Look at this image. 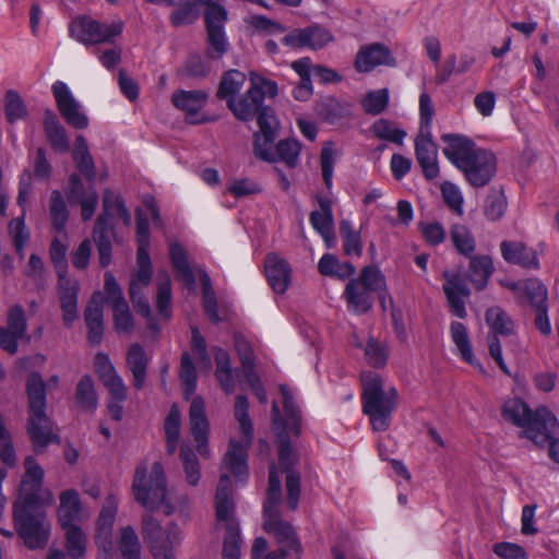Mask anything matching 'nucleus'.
<instances>
[{
  "label": "nucleus",
  "instance_id": "f257e3e1",
  "mask_svg": "<svg viewBox=\"0 0 559 559\" xmlns=\"http://www.w3.org/2000/svg\"><path fill=\"white\" fill-rule=\"evenodd\" d=\"M25 473L21 479L13 518L19 535L31 549L44 548L48 542L51 525L46 519L44 506L53 502L50 490H43L44 469L34 457L24 461Z\"/></svg>",
  "mask_w": 559,
  "mask_h": 559
},
{
  "label": "nucleus",
  "instance_id": "f03ea898",
  "mask_svg": "<svg viewBox=\"0 0 559 559\" xmlns=\"http://www.w3.org/2000/svg\"><path fill=\"white\" fill-rule=\"evenodd\" d=\"M283 397V413L276 402L272 403L271 421L272 430L278 443L280 466L286 474L287 503L292 510L298 507L300 496L299 474L290 469L293 464L290 437H298L301 431V409L294 391L285 385H280Z\"/></svg>",
  "mask_w": 559,
  "mask_h": 559
},
{
  "label": "nucleus",
  "instance_id": "7ed1b4c3",
  "mask_svg": "<svg viewBox=\"0 0 559 559\" xmlns=\"http://www.w3.org/2000/svg\"><path fill=\"white\" fill-rule=\"evenodd\" d=\"M132 492L135 501L150 511L162 508L166 515L178 514L185 519L190 515L191 502L188 495L167 491L165 469L159 462L153 463L150 474L145 463L136 466Z\"/></svg>",
  "mask_w": 559,
  "mask_h": 559
},
{
  "label": "nucleus",
  "instance_id": "20e7f679",
  "mask_svg": "<svg viewBox=\"0 0 559 559\" xmlns=\"http://www.w3.org/2000/svg\"><path fill=\"white\" fill-rule=\"evenodd\" d=\"M442 140L447 144L442 150L443 155L464 174L471 186L480 188L489 183L497 168L492 152L477 147L464 135L445 134Z\"/></svg>",
  "mask_w": 559,
  "mask_h": 559
},
{
  "label": "nucleus",
  "instance_id": "39448f33",
  "mask_svg": "<svg viewBox=\"0 0 559 559\" xmlns=\"http://www.w3.org/2000/svg\"><path fill=\"white\" fill-rule=\"evenodd\" d=\"M281 480L277 476L275 464L270 466L269 487L266 491V500L263 506L264 510V530L269 534H273L280 551L270 552L265 559H284L292 557L298 559L301 555V545L293 526L283 520L276 513V506L281 500Z\"/></svg>",
  "mask_w": 559,
  "mask_h": 559
},
{
  "label": "nucleus",
  "instance_id": "423d86ee",
  "mask_svg": "<svg viewBox=\"0 0 559 559\" xmlns=\"http://www.w3.org/2000/svg\"><path fill=\"white\" fill-rule=\"evenodd\" d=\"M501 416L506 421L522 428L523 436L539 447L550 441L551 435L559 427L558 419L546 406L532 411L519 397L504 401L501 406Z\"/></svg>",
  "mask_w": 559,
  "mask_h": 559
},
{
  "label": "nucleus",
  "instance_id": "0eeeda50",
  "mask_svg": "<svg viewBox=\"0 0 559 559\" xmlns=\"http://www.w3.org/2000/svg\"><path fill=\"white\" fill-rule=\"evenodd\" d=\"M373 294L378 296L382 309L386 310V302H392V299L386 288L385 276L378 266L367 265L357 277L348 281L343 297L348 311L362 314L371 309Z\"/></svg>",
  "mask_w": 559,
  "mask_h": 559
},
{
  "label": "nucleus",
  "instance_id": "6e6552de",
  "mask_svg": "<svg viewBox=\"0 0 559 559\" xmlns=\"http://www.w3.org/2000/svg\"><path fill=\"white\" fill-rule=\"evenodd\" d=\"M362 412L369 417L374 431H385L397 406V391L385 388L382 378L372 371L361 373Z\"/></svg>",
  "mask_w": 559,
  "mask_h": 559
},
{
  "label": "nucleus",
  "instance_id": "1a4fd4ad",
  "mask_svg": "<svg viewBox=\"0 0 559 559\" xmlns=\"http://www.w3.org/2000/svg\"><path fill=\"white\" fill-rule=\"evenodd\" d=\"M26 392L29 407L27 432L35 451H38L52 442H59L58 436L52 431L51 420L46 415L45 381L38 372L28 376Z\"/></svg>",
  "mask_w": 559,
  "mask_h": 559
},
{
  "label": "nucleus",
  "instance_id": "9d476101",
  "mask_svg": "<svg viewBox=\"0 0 559 559\" xmlns=\"http://www.w3.org/2000/svg\"><path fill=\"white\" fill-rule=\"evenodd\" d=\"M249 403L247 397L239 395L235 403V417L239 424V429L243 436L241 441L231 439L228 451L224 456V467L228 469L238 481H245L248 478L247 450L251 445L253 427L249 417Z\"/></svg>",
  "mask_w": 559,
  "mask_h": 559
},
{
  "label": "nucleus",
  "instance_id": "9b49d317",
  "mask_svg": "<svg viewBox=\"0 0 559 559\" xmlns=\"http://www.w3.org/2000/svg\"><path fill=\"white\" fill-rule=\"evenodd\" d=\"M216 518L219 522H225L226 536L224 539L223 558H240V532L238 523L234 519L235 504L231 498L230 479L227 475H222L215 496Z\"/></svg>",
  "mask_w": 559,
  "mask_h": 559
},
{
  "label": "nucleus",
  "instance_id": "f8f14e48",
  "mask_svg": "<svg viewBox=\"0 0 559 559\" xmlns=\"http://www.w3.org/2000/svg\"><path fill=\"white\" fill-rule=\"evenodd\" d=\"M142 535L150 544L155 559H175L173 547L180 545L183 533L180 527L170 523L164 528L152 514L142 519Z\"/></svg>",
  "mask_w": 559,
  "mask_h": 559
},
{
  "label": "nucleus",
  "instance_id": "ddd939ff",
  "mask_svg": "<svg viewBox=\"0 0 559 559\" xmlns=\"http://www.w3.org/2000/svg\"><path fill=\"white\" fill-rule=\"evenodd\" d=\"M122 31V21L100 23L90 16H76L69 24L70 36L83 45L112 43Z\"/></svg>",
  "mask_w": 559,
  "mask_h": 559
},
{
  "label": "nucleus",
  "instance_id": "4468645a",
  "mask_svg": "<svg viewBox=\"0 0 559 559\" xmlns=\"http://www.w3.org/2000/svg\"><path fill=\"white\" fill-rule=\"evenodd\" d=\"M226 9L217 2L209 0L204 11L206 26L207 57L221 59L229 48V41L225 33L227 21Z\"/></svg>",
  "mask_w": 559,
  "mask_h": 559
},
{
  "label": "nucleus",
  "instance_id": "2eb2a0df",
  "mask_svg": "<svg viewBox=\"0 0 559 559\" xmlns=\"http://www.w3.org/2000/svg\"><path fill=\"white\" fill-rule=\"evenodd\" d=\"M138 269L130 281V298L136 312L145 318L151 317V307L143 295V288L147 287L152 280V263L148 251L136 252Z\"/></svg>",
  "mask_w": 559,
  "mask_h": 559
},
{
  "label": "nucleus",
  "instance_id": "dca6fc26",
  "mask_svg": "<svg viewBox=\"0 0 559 559\" xmlns=\"http://www.w3.org/2000/svg\"><path fill=\"white\" fill-rule=\"evenodd\" d=\"M51 92L60 115L69 126L75 129H85L88 127V117L64 82L56 81L51 86Z\"/></svg>",
  "mask_w": 559,
  "mask_h": 559
},
{
  "label": "nucleus",
  "instance_id": "f3484780",
  "mask_svg": "<svg viewBox=\"0 0 559 559\" xmlns=\"http://www.w3.org/2000/svg\"><path fill=\"white\" fill-rule=\"evenodd\" d=\"M415 156L427 180L439 177L438 147L432 140L431 131H418L415 139Z\"/></svg>",
  "mask_w": 559,
  "mask_h": 559
},
{
  "label": "nucleus",
  "instance_id": "a211bd4d",
  "mask_svg": "<svg viewBox=\"0 0 559 559\" xmlns=\"http://www.w3.org/2000/svg\"><path fill=\"white\" fill-rule=\"evenodd\" d=\"M189 425L198 452L201 456L207 457L210 454L207 447L209 421L205 414L204 401L200 396H195L191 402L189 409Z\"/></svg>",
  "mask_w": 559,
  "mask_h": 559
},
{
  "label": "nucleus",
  "instance_id": "6ab92c4d",
  "mask_svg": "<svg viewBox=\"0 0 559 559\" xmlns=\"http://www.w3.org/2000/svg\"><path fill=\"white\" fill-rule=\"evenodd\" d=\"M67 198L71 204H79L81 206V217L83 221H88L93 217L98 204V194L92 187L85 189L76 174H72L69 178Z\"/></svg>",
  "mask_w": 559,
  "mask_h": 559
},
{
  "label": "nucleus",
  "instance_id": "aec40b11",
  "mask_svg": "<svg viewBox=\"0 0 559 559\" xmlns=\"http://www.w3.org/2000/svg\"><path fill=\"white\" fill-rule=\"evenodd\" d=\"M445 282L443 292L447 296L450 311L460 319L467 316L465 299L469 297V289L459 273L444 272Z\"/></svg>",
  "mask_w": 559,
  "mask_h": 559
},
{
  "label": "nucleus",
  "instance_id": "412c9836",
  "mask_svg": "<svg viewBox=\"0 0 559 559\" xmlns=\"http://www.w3.org/2000/svg\"><path fill=\"white\" fill-rule=\"evenodd\" d=\"M173 104L176 108L186 114L190 123H202L207 121L200 110L207 102V94L203 91H178L173 94Z\"/></svg>",
  "mask_w": 559,
  "mask_h": 559
},
{
  "label": "nucleus",
  "instance_id": "4be33fe9",
  "mask_svg": "<svg viewBox=\"0 0 559 559\" xmlns=\"http://www.w3.org/2000/svg\"><path fill=\"white\" fill-rule=\"evenodd\" d=\"M264 271L274 293L283 294L288 289L292 278V269L285 259L274 252L269 253L265 257Z\"/></svg>",
  "mask_w": 559,
  "mask_h": 559
},
{
  "label": "nucleus",
  "instance_id": "5701e85b",
  "mask_svg": "<svg viewBox=\"0 0 559 559\" xmlns=\"http://www.w3.org/2000/svg\"><path fill=\"white\" fill-rule=\"evenodd\" d=\"M59 500L60 504L57 510V515L61 527L76 525V523L88 516L76 490H63L59 496Z\"/></svg>",
  "mask_w": 559,
  "mask_h": 559
},
{
  "label": "nucleus",
  "instance_id": "b1692460",
  "mask_svg": "<svg viewBox=\"0 0 559 559\" xmlns=\"http://www.w3.org/2000/svg\"><path fill=\"white\" fill-rule=\"evenodd\" d=\"M500 251L503 260L509 264L520 265L524 269L539 267V261L535 249L522 241L503 240L500 243Z\"/></svg>",
  "mask_w": 559,
  "mask_h": 559
},
{
  "label": "nucleus",
  "instance_id": "393cba45",
  "mask_svg": "<svg viewBox=\"0 0 559 559\" xmlns=\"http://www.w3.org/2000/svg\"><path fill=\"white\" fill-rule=\"evenodd\" d=\"M103 210V214L98 217L95 225L96 233L103 230L104 227L111 228L110 218L114 217L122 219L127 226L131 224V215L124 206L121 197L111 190L107 189L104 191Z\"/></svg>",
  "mask_w": 559,
  "mask_h": 559
},
{
  "label": "nucleus",
  "instance_id": "a878e982",
  "mask_svg": "<svg viewBox=\"0 0 559 559\" xmlns=\"http://www.w3.org/2000/svg\"><path fill=\"white\" fill-rule=\"evenodd\" d=\"M318 203L320 210L312 211L309 221L313 229L323 238L325 245L330 248L334 245L335 239L332 202L326 197H319Z\"/></svg>",
  "mask_w": 559,
  "mask_h": 559
},
{
  "label": "nucleus",
  "instance_id": "bb28decb",
  "mask_svg": "<svg viewBox=\"0 0 559 559\" xmlns=\"http://www.w3.org/2000/svg\"><path fill=\"white\" fill-rule=\"evenodd\" d=\"M79 284L66 277L60 278L59 299L63 322L71 326L78 318Z\"/></svg>",
  "mask_w": 559,
  "mask_h": 559
},
{
  "label": "nucleus",
  "instance_id": "cd10ccee",
  "mask_svg": "<svg viewBox=\"0 0 559 559\" xmlns=\"http://www.w3.org/2000/svg\"><path fill=\"white\" fill-rule=\"evenodd\" d=\"M391 55L389 49L381 44H372L362 47L355 60V67L359 72H368L381 64H390Z\"/></svg>",
  "mask_w": 559,
  "mask_h": 559
},
{
  "label": "nucleus",
  "instance_id": "c85d7f7f",
  "mask_svg": "<svg viewBox=\"0 0 559 559\" xmlns=\"http://www.w3.org/2000/svg\"><path fill=\"white\" fill-rule=\"evenodd\" d=\"M44 130L51 147L59 153H66L70 148V142L64 127L57 115L47 109L44 116Z\"/></svg>",
  "mask_w": 559,
  "mask_h": 559
},
{
  "label": "nucleus",
  "instance_id": "c756f323",
  "mask_svg": "<svg viewBox=\"0 0 559 559\" xmlns=\"http://www.w3.org/2000/svg\"><path fill=\"white\" fill-rule=\"evenodd\" d=\"M150 358L140 344L130 345L127 353V365L132 373V384L136 390L144 386L146 380V369Z\"/></svg>",
  "mask_w": 559,
  "mask_h": 559
},
{
  "label": "nucleus",
  "instance_id": "7c9ffc66",
  "mask_svg": "<svg viewBox=\"0 0 559 559\" xmlns=\"http://www.w3.org/2000/svg\"><path fill=\"white\" fill-rule=\"evenodd\" d=\"M227 106L235 117L242 121L251 120L263 108L249 88L245 95L229 99Z\"/></svg>",
  "mask_w": 559,
  "mask_h": 559
},
{
  "label": "nucleus",
  "instance_id": "2f4dec72",
  "mask_svg": "<svg viewBox=\"0 0 559 559\" xmlns=\"http://www.w3.org/2000/svg\"><path fill=\"white\" fill-rule=\"evenodd\" d=\"M216 371L215 377L222 388L227 394L233 393L237 385V374L230 367V358L226 350L217 349L215 353Z\"/></svg>",
  "mask_w": 559,
  "mask_h": 559
},
{
  "label": "nucleus",
  "instance_id": "473e14b6",
  "mask_svg": "<svg viewBox=\"0 0 559 559\" xmlns=\"http://www.w3.org/2000/svg\"><path fill=\"white\" fill-rule=\"evenodd\" d=\"M485 321L490 330L489 334L510 336L514 333V322L500 307L493 306L486 310Z\"/></svg>",
  "mask_w": 559,
  "mask_h": 559
},
{
  "label": "nucleus",
  "instance_id": "72a5a7b5",
  "mask_svg": "<svg viewBox=\"0 0 559 559\" xmlns=\"http://www.w3.org/2000/svg\"><path fill=\"white\" fill-rule=\"evenodd\" d=\"M318 270L324 276L338 280L349 278L356 273V267L350 262H341L335 255L325 253L318 262Z\"/></svg>",
  "mask_w": 559,
  "mask_h": 559
},
{
  "label": "nucleus",
  "instance_id": "f704fd0d",
  "mask_svg": "<svg viewBox=\"0 0 559 559\" xmlns=\"http://www.w3.org/2000/svg\"><path fill=\"white\" fill-rule=\"evenodd\" d=\"M181 428V414L176 404L171 405L164 423L166 452L173 455L178 448Z\"/></svg>",
  "mask_w": 559,
  "mask_h": 559
},
{
  "label": "nucleus",
  "instance_id": "c9c22d12",
  "mask_svg": "<svg viewBox=\"0 0 559 559\" xmlns=\"http://www.w3.org/2000/svg\"><path fill=\"white\" fill-rule=\"evenodd\" d=\"M493 272L492 260L488 255H474L471 258L468 277L477 289L486 287Z\"/></svg>",
  "mask_w": 559,
  "mask_h": 559
},
{
  "label": "nucleus",
  "instance_id": "e433bc0d",
  "mask_svg": "<svg viewBox=\"0 0 559 559\" xmlns=\"http://www.w3.org/2000/svg\"><path fill=\"white\" fill-rule=\"evenodd\" d=\"M450 334L460 357L472 366L478 365L473 354L466 326L461 322L453 321L450 325Z\"/></svg>",
  "mask_w": 559,
  "mask_h": 559
},
{
  "label": "nucleus",
  "instance_id": "4c0bfd02",
  "mask_svg": "<svg viewBox=\"0 0 559 559\" xmlns=\"http://www.w3.org/2000/svg\"><path fill=\"white\" fill-rule=\"evenodd\" d=\"M119 498L115 493H110L105 498L98 520L96 536L112 537V526L118 510Z\"/></svg>",
  "mask_w": 559,
  "mask_h": 559
},
{
  "label": "nucleus",
  "instance_id": "58836bf2",
  "mask_svg": "<svg viewBox=\"0 0 559 559\" xmlns=\"http://www.w3.org/2000/svg\"><path fill=\"white\" fill-rule=\"evenodd\" d=\"M73 159L80 173L88 180L90 183H93L96 177L95 166L88 152L86 140L83 135H78L75 139Z\"/></svg>",
  "mask_w": 559,
  "mask_h": 559
},
{
  "label": "nucleus",
  "instance_id": "ea45409f",
  "mask_svg": "<svg viewBox=\"0 0 559 559\" xmlns=\"http://www.w3.org/2000/svg\"><path fill=\"white\" fill-rule=\"evenodd\" d=\"M170 259L178 277L190 288L194 287V274L187 261L185 249L178 245L173 243L169 249Z\"/></svg>",
  "mask_w": 559,
  "mask_h": 559
},
{
  "label": "nucleus",
  "instance_id": "a19ab883",
  "mask_svg": "<svg viewBox=\"0 0 559 559\" xmlns=\"http://www.w3.org/2000/svg\"><path fill=\"white\" fill-rule=\"evenodd\" d=\"M340 234L343 239L345 254L349 257H360L362 253L360 233L355 229L350 221L343 219L340 222Z\"/></svg>",
  "mask_w": 559,
  "mask_h": 559
},
{
  "label": "nucleus",
  "instance_id": "79ce46f5",
  "mask_svg": "<svg viewBox=\"0 0 559 559\" xmlns=\"http://www.w3.org/2000/svg\"><path fill=\"white\" fill-rule=\"evenodd\" d=\"M64 530L67 554L71 559H83L86 551V536L78 525Z\"/></svg>",
  "mask_w": 559,
  "mask_h": 559
},
{
  "label": "nucleus",
  "instance_id": "37998d69",
  "mask_svg": "<svg viewBox=\"0 0 559 559\" xmlns=\"http://www.w3.org/2000/svg\"><path fill=\"white\" fill-rule=\"evenodd\" d=\"M246 80V74L238 70L225 72L218 86L217 96L227 102L231 98H236V94L241 91Z\"/></svg>",
  "mask_w": 559,
  "mask_h": 559
},
{
  "label": "nucleus",
  "instance_id": "c03bdc74",
  "mask_svg": "<svg viewBox=\"0 0 559 559\" xmlns=\"http://www.w3.org/2000/svg\"><path fill=\"white\" fill-rule=\"evenodd\" d=\"M171 283L168 273H159L157 276L156 307L160 317L169 319L171 316Z\"/></svg>",
  "mask_w": 559,
  "mask_h": 559
},
{
  "label": "nucleus",
  "instance_id": "a18cd8bd",
  "mask_svg": "<svg viewBox=\"0 0 559 559\" xmlns=\"http://www.w3.org/2000/svg\"><path fill=\"white\" fill-rule=\"evenodd\" d=\"M25 209L20 217L13 218L9 223V235L12 238L16 254L22 260L24 259V248L29 240V231L25 225Z\"/></svg>",
  "mask_w": 559,
  "mask_h": 559
},
{
  "label": "nucleus",
  "instance_id": "49530a36",
  "mask_svg": "<svg viewBox=\"0 0 559 559\" xmlns=\"http://www.w3.org/2000/svg\"><path fill=\"white\" fill-rule=\"evenodd\" d=\"M451 241L456 251L465 257H469L476 248L474 237L469 229L461 224H455L450 231Z\"/></svg>",
  "mask_w": 559,
  "mask_h": 559
},
{
  "label": "nucleus",
  "instance_id": "de8ad7c7",
  "mask_svg": "<svg viewBox=\"0 0 559 559\" xmlns=\"http://www.w3.org/2000/svg\"><path fill=\"white\" fill-rule=\"evenodd\" d=\"M522 294V301H528L535 309H544L547 306V288L537 278H526Z\"/></svg>",
  "mask_w": 559,
  "mask_h": 559
},
{
  "label": "nucleus",
  "instance_id": "09e8293b",
  "mask_svg": "<svg viewBox=\"0 0 559 559\" xmlns=\"http://www.w3.org/2000/svg\"><path fill=\"white\" fill-rule=\"evenodd\" d=\"M301 144L295 139H286L280 141L275 145L276 162L282 160L288 167L294 168L299 163Z\"/></svg>",
  "mask_w": 559,
  "mask_h": 559
},
{
  "label": "nucleus",
  "instance_id": "8fccbe9b",
  "mask_svg": "<svg viewBox=\"0 0 559 559\" xmlns=\"http://www.w3.org/2000/svg\"><path fill=\"white\" fill-rule=\"evenodd\" d=\"M180 459L187 483L191 486H197L201 478L200 464L193 450L186 443L181 445Z\"/></svg>",
  "mask_w": 559,
  "mask_h": 559
},
{
  "label": "nucleus",
  "instance_id": "3c124183",
  "mask_svg": "<svg viewBox=\"0 0 559 559\" xmlns=\"http://www.w3.org/2000/svg\"><path fill=\"white\" fill-rule=\"evenodd\" d=\"M4 114L10 123L22 120L27 116V108L16 91L9 90L4 96Z\"/></svg>",
  "mask_w": 559,
  "mask_h": 559
},
{
  "label": "nucleus",
  "instance_id": "603ef678",
  "mask_svg": "<svg viewBox=\"0 0 559 559\" xmlns=\"http://www.w3.org/2000/svg\"><path fill=\"white\" fill-rule=\"evenodd\" d=\"M76 403L90 411H94L97 406V395L94 382L90 376H84L76 385L75 392Z\"/></svg>",
  "mask_w": 559,
  "mask_h": 559
},
{
  "label": "nucleus",
  "instance_id": "864d4df0",
  "mask_svg": "<svg viewBox=\"0 0 559 559\" xmlns=\"http://www.w3.org/2000/svg\"><path fill=\"white\" fill-rule=\"evenodd\" d=\"M335 162L336 150L334 147V144L332 142L324 143L320 154V166L322 178L328 190H331L333 186V173Z\"/></svg>",
  "mask_w": 559,
  "mask_h": 559
},
{
  "label": "nucleus",
  "instance_id": "5fc2aeb1",
  "mask_svg": "<svg viewBox=\"0 0 559 559\" xmlns=\"http://www.w3.org/2000/svg\"><path fill=\"white\" fill-rule=\"evenodd\" d=\"M371 129L377 138L395 144H402L406 136L404 130L399 129L393 122L385 119L377 120Z\"/></svg>",
  "mask_w": 559,
  "mask_h": 559
},
{
  "label": "nucleus",
  "instance_id": "6e6d98bb",
  "mask_svg": "<svg viewBox=\"0 0 559 559\" xmlns=\"http://www.w3.org/2000/svg\"><path fill=\"white\" fill-rule=\"evenodd\" d=\"M200 14L197 3L192 0L180 2L178 8L171 13L170 22L174 26H183L193 23Z\"/></svg>",
  "mask_w": 559,
  "mask_h": 559
},
{
  "label": "nucleus",
  "instance_id": "4d7b16f0",
  "mask_svg": "<svg viewBox=\"0 0 559 559\" xmlns=\"http://www.w3.org/2000/svg\"><path fill=\"white\" fill-rule=\"evenodd\" d=\"M119 549L123 559H140V542L131 526L121 528Z\"/></svg>",
  "mask_w": 559,
  "mask_h": 559
},
{
  "label": "nucleus",
  "instance_id": "13d9d810",
  "mask_svg": "<svg viewBox=\"0 0 559 559\" xmlns=\"http://www.w3.org/2000/svg\"><path fill=\"white\" fill-rule=\"evenodd\" d=\"M389 98L388 88L370 91L364 97L361 105L367 114L379 115L388 107Z\"/></svg>",
  "mask_w": 559,
  "mask_h": 559
},
{
  "label": "nucleus",
  "instance_id": "bf43d9fd",
  "mask_svg": "<svg viewBox=\"0 0 559 559\" xmlns=\"http://www.w3.org/2000/svg\"><path fill=\"white\" fill-rule=\"evenodd\" d=\"M275 138V134H263L260 132L254 134V155L264 162H276L275 146L273 145Z\"/></svg>",
  "mask_w": 559,
  "mask_h": 559
},
{
  "label": "nucleus",
  "instance_id": "052dcab7",
  "mask_svg": "<svg viewBox=\"0 0 559 559\" xmlns=\"http://www.w3.org/2000/svg\"><path fill=\"white\" fill-rule=\"evenodd\" d=\"M50 215L55 228L57 230H63L68 221L69 212L66 202L58 190H53L50 195Z\"/></svg>",
  "mask_w": 559,
  "mask_h": 559
},
{
  "label": "nucleus",
  "instance_id": "680f3d73",
  "mask_svg": "<svg viewBox=\"0 0 559 559\" xmlns=\"http://www.w3.org/2000/svg\"><path fill=\"white\" fill-rule=\"evenodd\" d=\"M249 90L262 105L265 97H274L277 94L276 83L258 74L251 75Z\"/></svg>",
  "mask_w": 559,
  "mask_h": 559
},
{
  "label": "nucleus",
  "instance_id": "e2e57ef3",
  "mask_svg": "<svg viewBox=\"0 0 559 559\" xmlns=\"http://www.w3.org/2000/svg\"><path fill=\"white\" fill-rule=\"evenodd\" d=\"M180 380L185 386V394L188 399L192 395L197 388V372L188 353H183L181 357Z\"/></svg>",
  "mask_w": 559,
  "mask_h": 559
},
{
  "label": "nucleus",
  "instance_id": "0e129e2a",
  "mask_svg": "<svg viewBox=\"0 0 559 559\" xmlns=\"http://www.w3.org/2000/svg\"><path fill=\"white\" fill-rule=\"evenodd\" d=\"M441 193L449 209L455 214L462 215L464 199L460 188L450 181H444L441 185Z\"/></svg>",
  "mask_w": 559,
  "mask_h": 559
},
{
  "label": "nucleus",
  "instance_id": "69168bd1",
  "mask_svg": "<svg viewBox=\"0 0 559 559\" xmlns=\"http://www.w3.org/2000/svg\"><path fill=\"white\" fill-rule=\"evenodd\" d=\"M365 357L370 366L382 368L386 364L388 352L383 344L370 337L365 347Z\"/></svg>",
  "mask_w": 559,
  "mask_h": 559
},
{
  "label": "nucleus",
  "instance_id": "338daca9",
  "mask_svg": "<svg viewBox=\"0 0 559 559\" xmlns=\"http://www.w3.org/2000/svg\"><path fill=\"white\" fill-rule=\"evenodd\" d=\"M507 209V199L502 191H495L486 199L485 215L490 221L500 219Z\"/></svg>",
  "mask_w": 559,
  "mask_h": 559
},
{
  "label": "nucleus",
  "instance_id": "774afa93",
  "mask_svg": "<svg viewBox=\"0 0 559 559\" xmlns=\"http://www.w3.org/2000/svg\"><path fill=\"white\" fill-rule=\"evenodd\" d=\"M116 330L129 332L133 328V319L126 300H119L112 305Z\"/></svg>",
  "mask_w": 559,
  "mask_h": 559
}]
</instances>
